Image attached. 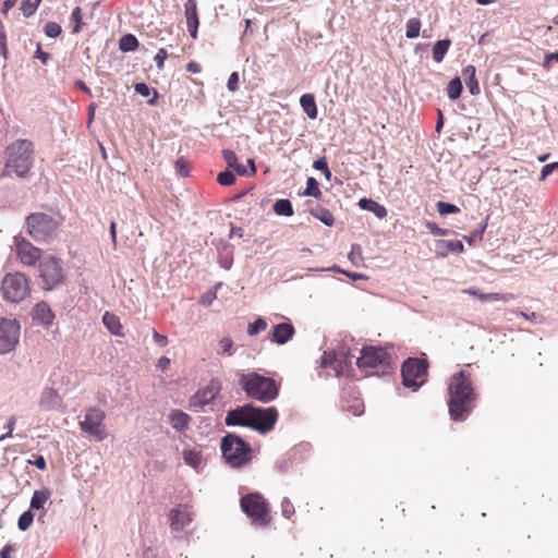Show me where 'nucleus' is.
<instances>
[{"instance_id": "39", "label": "nucleus", "mask_w": 558, "mask_h": 558, "mask_svg": "<svg viewBox=\"0 0 558 558\" xmlns=\"http://www.w3.org/2000/svg\"><path fill=\"white\" fill-rule=\"evenodd\" d=\"M420 29H421V21L416 17L410 19L407 22V31H405L407 38L412 39V38L418 37Z\"/></svg>"}, {"instance_id": "34", "label": "nucleus", "mask_w": 558, "mask_h": 558, "mask_svg": "<svg viewBox=\"0 0 558 558\" xmlns=\"http://www.w3.org/2000/svg\"><path fill=\"white\" fill-rule=\"evenodd\" d=\"M138 47L137 38L132 34L123 35L119 41V48L124 51H134Z\"/></svg>"}, {"instance_id": "48", "label": "nucleus", "mask_w": 558, "mask_h": 558, "mask_svg": "<svg viewBox=\"0 0 558 558\" xmlns=\"http://www.w3.org/2000/svg\"><path fill=\"white\" fill-rule=\"evenodd\" d=\"M281 512H282V515L287 519H291L294 514V506L293 504L290 501V499L288 498H284L282 501H281Z\"/></svg>"}, {"instance_id": "4", "label": "nucleus", "mask_w": 558, "mask_h": 558, "mask_svg": "<svg viewBox=\"0 0 558 558\" xmlns=\"http://www.w3.org/2000/svg\"><path fill=\"white\" fill-rule=\"evenodd\" d=\"M220 448L225 461L235 469L247 465L253 458L251 446L236 434L222 437Z\"/></svg>"}, {"instance_id": "18", "label": "nucleus", "mask_w": 558, "mask_h": 558, "mask_svg": "<svg viewBox=\"0 0 558 558\" xmlns=\"http://www.w3.org/2000/svg\"><path fill=\"white\" fill-rule=\"evenodd\" d=\"M184 8L187 29L190 32L191 37L193 39H196L197 29L199 25L196 0H186Z\"/></svg>"}, {"instance_id": "55", "label": "nucleus", "mask_w": 558, "mask_h": 558, "mask_svg": "<svg viewBox=\"0 0 558 558\" xmlns=\"http://www.w3.org/2000/svg\"><path fill=\"white\" fill-rule=\"evenodd\" d=\"M155 344L157 347H166L168 344V338L163 335L158 333L156 330H153Z\"/></svg>"}, {"instance_id": "5", "label": "nucleus", "mask_w": 558, "mask_h": 558, "mask_svg": "<svg viewBox=\"0 0 558 558\" xmlns=\"http://www.w3.org/2000/svg\"><path fill=\"white\" fill-rule=\"evenodd\" d=\"M356 366L365 376L386 375L395 369V360L388 351H360Z\"/></svg>"}, {"instance_id": "60", "label": "nucleus", "mask_w": 558, "mask_h": 558, "mask_svg": "<svg viewBox=\"0 0 558 558\" xmlns=\"http://www.w3.org/2000/svg\"><path fill=\"white\" fill-rule=\"evenodd\" d=\"M327 167H328V163H327L325 157L315 160L313 163V168L316 170H320V171H324Z\"/></svg>"}, {"instance_id": "33", "label": "nucleus", "mask_w": 558, "mask_h": 558, "mask_svg": "<svg viewBox=\"0 0 558 558\" xmlns=\"http://www.w3.org/2000/svg\"><path fill=\"white\" fill-rule=\"evenodd\" d=\"M451 45L450 39L438 40L433 47V59L440 63Z\"/></svg>"}, {"instance_id": "36", "label": "nucleus", "mask_w": 558, "mask_h": 558, "mask_svg": "<svg viewBox=\"0 0 558 558\" xmlns=\"http://www.w3.org/2000/svg\"><path fill=\"white\" fill-rule=\"evenodd\" d=\"M134 89H135V92L137 94H140L143 97H148L150 95V93L153 92L154 96H153L151 99L148 100V104L149 105H156L158 96H159L158 92L156 89L150 88L145 83H137V84H135Z\"/></svg>"}, {"instance_id": "57", "label": "nucleus", "mask_w": 558, "mask_h": 558, "mask_svg": "<svg viewBox=\"0 0 558 558\" xmlns=\"http://www.w3.org/2000/svg\"><path fill=\"white\" fill-rule=\"evenodd\" d=\"M175 168L182 175H187L189 170L186 169V161L183 158H179L175 161Z\"/></svg>"}, {"instance_id": "42", "label": "nucleus", "mask_w": 558, "mask_h": 558, "mask_svg": "<svg viewBox=\"0 0 558 558\" xmlns=\"http://www.w3.org/2000/svg\"><path fill=\"white\" fill-rule=\"evenodd\" d=\"M513 299H514V295L511 294V293H507V294L486 293V294H481L480 295V300L481 301H504V302H507V301H511Z\"/></svg>"}, {"instance_id": "47", "label": "nucleus", "mask_w": 558, "mask_h": 558, "mask_svg": "<svg viewBox=\"0 0 558 558\" xmlns=\"http://www.w3.org/2000/svg\"><path fill=\"white\" fill-rule=\"evenodd\" d=\"M61 33V26L56 22H49L45 26V34L48 37L56 38Z\"/></svg>"}, {"instance_id": "50", "label": "nucleus", "mask_w": 558, "mask_h": 558, "mask_svg": "<svg viewBox=\"0 0 558 558\" xmlns=\"http://www.w3.org/2000/svg\"><path fill=\"white\" fill-rule=\"evenodd\" d=\"M558 170V161L545 165L542 168L539 180L544 181L553 171Z\"/></svg>"}, {"instance_id": "12", "label": "nucleus", "mask_w": 558, "mask_h": 558, "mask_svg": "<svg viewBox=\"0 0 558 558\" xmlns=\"http://www.w3.org/2000/svg\"><path fill=\"white\" fill-rule=\"evenodd\" d=\"M39 277L45 290H51L60 284L64 279L60 259L52 256L43 258L39 263Z\"/></svg>"}, {"instance_id": "35", "label": "nucleus", "mask_w": 558, "mask_h": 558, "mask_svg": "<svg viewBox=\"0 0 558 558\" xmlns=\"http://www.w3.org/2000/svg\"><path fill=\"white\" fill-rule=\"evenodd\" d=\"M274 211L279 216L290 217L293 215L292 204L289 199H278L274 204Z\"/></svg>"}, {"instance_id": "8", "label": "nucleus", "mask_w": 558, "mask_h": 558, "mask_svg": "<svg viewBox=\"0 0 558 558\" xmlns=\"http://www.w3.org/2000/svg\"><path fill=\"white\" fill-rule=\"evenodd\" d=\"M350 351H324L320 367L326 376H351L353 371Z\"/></svg>"}, {"instance_id": "2", "label": "nucleus", "mask_w": 558, "mask_h": 558, "mask_svg": "<svg viewBox=\"0 0 558 558\" xmlns=\"http://www.w3.org/2000/svg\"><path fill=\"white\" fill-rule=\"evenodd\" d=\"M4 177L25 178L33 167L34 144L28 140H16L4 150Z\"/></svg>"}, {"instance_id": "17", "label": "nucleus", "mask_w": 558, "mask_h": 558, "mask_svg": "<svg viewBox=\"0 0 558 558\" xmlns=\"http://www.w3.org/2000/svg\"><path fill=\"white\" fill-rule=\"evenodd\" d=\"M221 389L218 380H211L205 388L199 389L191 399L194 407L203 408L216 399Z\"/></svg>"}, {"instance_id": "43", "label": "nucleus", "mask_w": 558, "mask_h": 558, "mask_svg": "<svg viewBox=\"0 0 558 558\" xmlns=\"http://www.w3.org/2000/svg\"><path fill=\"white\" fill-rule=\"evenodd\" d=\"M267 322L263 318H257L254 323L248 324L247 332L250 336H254L260 331L266 330Z\"/></svg>"}, {"instance_id": "19", "label": "nucleus", "mask_w": 558, "mask_h": 558, "mask_svg": "<svg viewBox=\"0 0 558 558\" xmlns=\"http://www.w3.org/2000/svg\"><path fill=\"white\" fill-rule=\"evenodd\" d=\"M32 316L38 324L48 326L52 324L54 314L46 302L37 303L32 310Z\"/></svg>"}, {"instance_id": "63", "label": "nucleus", "mask_w": 558, "mask_h": 558, "mask_svg": "<svg viewBox=\"0 0 558 558\" xmlns=\"http://www.w3.org/2000/svg\"><path fill=\"white\" fill-rule=\"evenodd\" d=\"M34 464L39 470H45L47 468L46 460H45V458L43 456L36 457L35 461H34Z\"/></svg>"}, {"instance_id": "23", "label": "nucleus", "mask_w": 558, "mask_h": 558, "mask_svg": "<svg viewBox=\"0 0 558 558\" xmlns=\"http://www.w3.org/2000/svg\"><path fill=\"white\" fill-rule=\"evenodd\" d=\"M51 493L49 489L35 490L31 499V509L41 510L38 519L41 520L46 515L44 508L45 504L49 500Z\"/></svg>"}, {"instance_id": "3", "label": "nucleus", "mask_w": 558, "mask_h": 558, "mask_svg": "<svg viewBox=\"0 0 558 558\" xmlns=\"http://www.w3.org/2000/svg\"><path fill=\"white\" fill-rule=\"evenodd\" d=\"M239 384L248 398L268 403L279 395V385L270 377L255 372L243 374Z\"/></svg>"}, {"instance_id": "1", "label": "nucleus", "mask_w": 558, "mask_h": 558, "mask_svg": "<svg viewBox=\"0 0 558 558\" xmlns=\"http://www.w3.org/2000/svg\"><path fill=\"white\" fill-rule=\"evenodd\" d=\"M448 408L450 417L454 421L465 420L472 412L476 393L464 371L451 376L448 386Z\"/></svg>"}, {"instance_id": "15", "label": "nucleus", "mask_w": 558, "mask_h": 558, "mask_svg": "<svg viewBox=\"0 0 558 558\" xmlns=\"http://www.w3.org/2000/svg\"><path fill=\"white\" fill-rule=\"evenodd\" d=\"M15 253L23 265L34 266L40 259L41 251L23 238H14Z\"/></svg>"}, {"instance_id": "53", "label": "nucleus", "mask_w": 558, "mask_h": 558, "mask_svg": "<svg viewBox=\"0 0 558 558\" xmlns=\"http://www.w3.org/2000/svg\"><path fill=\"white\" fill-rule=\"evenodd\" d=\"M227 87L230 92H235L239 88V75L236 72L231 73L229 76Z\"/></svg>"}, {"instance_id": "31", "label": "nucleus", "mask_w": 558, "mask_h": 558, "mask_svg": "<svg viewBox=\"0 0 558 558\" xmlns=\"http://www.w3.org/2000/svg\"><path fill=\"white\" fill-rule=\"evenodd\" d=\"M102 322L111 333L117 335V336L122 335L123 327H122L120 319L117 315L106 312L102 317Z\"/></svg>"}, {"instance_id": "7", "label": "nucleus", "mask_w": 558, "mask_h": 558, "mask_svg": "<svg viewBox=\"0 0 558 558\" xmlns=\"http://www.w3.org/2000/svg\"><path fill=\"white\" fill-rule=\"evenodd\" d=\"M242 511L257 526H267L271 521L269 504L259 493H250L240 500Z\"/></svg>"}, {"instance_id": "59", "label": "nucleus", "mask_w": 558, "mask_h": 558, "mask_svg": "<svg viewBox=\"0 0 558 558\" xmlns=\"http://www.w3.org/2000/svg\"><path fill=\"white\" fill-rule=\"evenodd\" d=\"M15 417L12 416L10 420H9V423H8V433L4 434V435H1L0 436V440H4L7 437H11L12 436V433H13V429H14V425H15Z\"/></svg>"}, {"instance_id": "32", "label": "nucleus", "mask_w": 558, "mask_h": 558, "mask_svg": "<svg viewBox=\"0 0 558 558\" xmlns=\"http://www.w3.org/2000/svg\"><path fill=\"white\" fill-rule=\"evenodd\" d=\"M311 215L328 227H331L335 223V217L332 213L323 206L312 208Z\"/></svg>"}, {"instance_id": "10", "label": "nucleus", "mask_w": 558, "mask_h": 558, "mask_svg": "<svg viewBox=\"0 0 558 558\" xmlns=\"http://www.w3.org/2000/svg\"><path fill=\"white\" fill-rule=\"evenodd\" d=\"M106 413L98 407H89L86 409L83 420L78 425L85 435L94 438L96 441H102L107 438L108 433L105 425Z\"/></svg>"}, {"instance_id": "45", "label": "nucleus", "mask_w": 558, "mask_h": 558, "mask_svg": "<svg viewBox=\"0 0 558 558\" xmlns=\"http://www.w3.org/2000/svg\"><path fill=\"white\" fill-rule=\"evenodd\" d=\"M437 210L440 215H448V214H456L460 211V208L453 204L445 203V202H438L437 203Z\"/></svg>"}, {"instance_id": "22", "label": "nucleus", "mask_w": 558, "mask_h": 558, "mask_svg": "<svg viewBox=\"0 0 558 558\" xmlns=\"http://www.w3.org/2000/svg\"><path fill=\"white\" fill-rule=\"evenodd\" d=\"M437 254L439 256H447L449 252L462 253L464 245L460 240H439L436 242Z\"/></svg>"}, {"instance_id": "41", "label": "nucleus", "mask_w": 558, "mask_h": 558, "mask_svg": "<svg viewBox=\"0 0 558 558\" xmlns=\"http://www.w3.org/2000/svg\"><path fill=\"white\" fill-rule=\"evenodd\" d=\"M33 521H34V514L31 510H27L20 515L17 526L21 531H26L29 529Z\"/></svg>"}, {"instance_id": "64", "label": "nucleus", "mask_w": 558, "mask_h": 558, "mask_svg": "<svg viewBox=\"0 0 558 558\" xmlns=\"http://www.w3.org/2000/svg\"><path fill=\"white\" fill-rule=\"evenodd\" d=\"M35 58L40 59L45 63L47 61V59L49 58V54L47 52H44L41 50L40 46L38 45L37 50L35 52Z\"/></svg>"}, {"instance_id": "25", "label": "nucleus", "mask_w": 558, "mask_h": 558, "mask_svg": "<svg viewBox=\"0 0 558 558\" xmlns=\"http://www.w3.org/2000/svg\"><path fill=\"white\" fill-rule=\"evenodd\" d=\"M476 70L473 65H468L464 68L462 75L464 77L466 87L471 95L475 96L480 94V85L475 76Z\"/></svg>"}, {"instance_id": "49", "label": "nucleus", "mask_w": 558, "mask_h": 558, "mask_svg": "<svg viewBox=\"0 0 558 558\" xmlns=\"http://www.w3.org/2000/svg\"><path fill=\"white\" fill-rule=\"evenodd\" d=\"M485 228H486V225H484L482 227V229L480 231H474L473 233H471L470 235H464L463 239L466 241V243L469 245H474L476 241H480L482 240L483 238V233L485 231Z\"/></svg>"}, {"instance_id": "56", "label": "nucleus", "mask_w": 558, "mask_h": 558, "mask_svg": "<svg viewBox=\"0 0 558 558\" xmlns=\"http://www.w3.org/2000/svg\"><path fill=\"white\" fill-rule=\"evenodd\" d=\"M551 61L558 62V52H549L545 54L543 66L548 69Z\"/></svg>"}, {"instance_id": "51", "label": "nucleus", "mask_w": 558, "mask_h": 558, "mask_svg": "<svg viewBox=\"0 0 558 558\" xmlns=\"http://www.w3.org/2000/svg\"><path fill=\"white\" fill-rule=\"evenodd\" d=\"M426 227L430 231V233L434 234V235L444 236V235H447L449 233V230L442 229V228L438 227L434 222H427Z\"/></svg>"}, {"instance_id": "54", "label": "nucleus", "mask_w": 558, "mask_h": 558, "mask_svg": "<svg viewBox=\"0 0 558 558\" xmlns=\"http://www.w3.org/2000/svg\"><path fill=\"white\" fill-rule=\"evenodd\" d=\"M14 551L15 546L12 544H7L0 551V558H13Z\"/></svg>"}, {"instance_id": "21", "label": "nucleus", "mask_w": 558, "mask_h": 558, "mask_svg": "<svg viewBox=\"0 0 558 558\" xmlns=\"http://www.w3.org/2000/svg\"><path fill=\"white\" fill-rule=\"evenodd\" d=\"M191 521V513L186 508L170 511V526L173 531H182Z\"/></svg>"}, {"instance_id": "40", "label": "nucleus", "mask_w": 558, "mask_h": 558, "mask_svg": "<svg viewBox=\"0 0 558 558\" xmlns=\"http://www.w3.org/2000/svg\"><path fill=\"white\" fill-rule=\"evenodd\" d=\"M40 2L41 0H23L20 9L24 16L29 17L36 12Z\"/></svg>"}, {"instance_id": "27", "label": "nucleus", "mask_w": 558, "mask_h": 558, "mask_svg": "<svg viewBox=\"0 0 558 558\" xmlns=\"http://www.w3.org/2000/svg\"><path fill=\"white\" fill-rule=\"evenodd\" d=\"M222 156L229 168L234 169L239 175H247V169L239 162L233 150L225 149L222 150Z\"/></svg>"}, {"instance_id": "52", "label": "nucleus", "mask_w": 558, "mask_h": 558, "mask_svg": "<svg viewBox=\"0 0 558 558\" xmlns=\"http://www.w3.org/2000/svg\"><path fill=\"white\" fill-rule=\"evenodd\" d=\"M167 57H168L167 50L163 48H160L158 50L157 54L155 56V62L159 70H161L163 68Z\"/></svg>"}, {"instance_id": "24", "label": "nucleus", "mask_w": 558, "mask_h": 558, "mask_svg": "<svg viewBox=\"0 0 558 558\" xmlns=\"http://www.w3.org/2000/svg\"><path fill=\"white\" fill-rule=\"evenodd\" d=\"M170 424L177 432H184L189 428L191 417L181 410H173L169 415Z\"/></svg>"}, {"instance_id": "61", "label": "nucleus", "mask_w": 558, "mask_h": 558, "mask_svg": "<svg viewBox=\"0 0 558 558\" xmlns=\"http://www.w3.org/2000/svg\"><path fill=\"white\" fill-rule=\"evenodd\" d=\"M186 70L191 73H199L202 71V66L199 63L195 62V61H190L187 64H186Z\"/></svg>"}, {"instance_id": "14", "label": "nucleus", "mask_w": 558, "mask_h": 558, "mask_svg": "<svg viewBox=\"0 0 558 558\" xmlns=\"http://www.w3.org/2000/svg\"><path fill=\"white\" fill-rule=\"evenodd\" d=\"M20 322L15 318L0 317V349H14L19 343Z\"/></svg>"}, {"instance_id": "6", "label": "nucleus", "mask_w": 558, "mask_h": 558, "mask_svg": "<svg viewBox=\"0 0 558 558\" xmlns=\"http://www.w3.org/2000/svg\"><path fill=\"white\" fill-rule=\"evenodd\" d=\"M62 223L60 216L46 213H33L26 218L28 234L37 242H46L52 239Z\"/></svg>"}, {"instance_id": "28", "label": "nucleus", "mask_w": 558, "mask_h": 558, "mask_svg": "<svg viewBox=\"0 0 558 558\" xmlns=\"http://www.w3.org/2000/svg\"><path fill=\"white\" fill-rule=\"evenodd\" d=\"M359 205L362 209L372 211L379 219H383L387 216L386 207L373 199L362 198L359 202Z\"/></svg>"}, {"instance_id": "58", "label": "nucleus", "mask_w": 558, "mask_h": 558, "mask_svg": "<svg viewBox=\"0 0 558 558\" xmlns=\"http://www.w3.org/2000/svg\"><path fill=\"white\" fill-rule=\"evenodd\" d=\"M364 412V404L361 400L355 399L354 404L352 405V413L354 415H361Z\"/></svg>"}, {"instance_id": "26", "label": "nucleus", "mask_w": 558, "mask_h": 558, "mask_svg": "<svg viewBox=\"0 0 558 558\" xmlns=\"http://www.w3.org/2000/svg\"><path fill=\"white\" fill-rule=\"evenodd\" d=\"M59 395L53 388H46L41 392L39 404L45 410H51L59 403Z\"/></svg>"}, {"instance_id": "30", "label": "nucleus", "mask_w": 558, "mask_h": 558, "mask_svg": "<svg viewBox=\"0 0 558 558\" xmlns=\"http://www.w3.org/2000/svg\"><path fill=\"white\" fill-rule=\"evenodd\" d=\"M183 460L184 462L192 466L195 470H199L203 462V457L201 450H197L195 448L193 449H184L183 452Z\"/></svg>"}, {"instance_id": "20", "label": "nucleus", "mask_w": 558, "mask_h": 558, "mask_svg": "<svg viewBox=\"0 0 558 558\" xmlns=\"http://www.w3.org/2000/svg\"><path fill=\"white\" fill-rule=\"evenodd\" d=\"M294 335V327L290 323H280L276 325L271 332V340L278 344H284Z\"/></svg>"}, {"instance_id": "38", "label": "nucleus", "mask_w": 558, "mask_h": 558, "mask_svg": "<svg viewBox=\"0 0 558 558\" xmlns=\"http://www.w3.org/2000/svg\"><path fill=\"white\" fill-rule=\"evenodd\" d=\"M303 194L306 195V196H313L315 198H320L322 197V192H320V189H319V184H318V182L316 181L315 178H313V177L307 178L306 189H305Z\"/></svg>"}, {"instance_id": "13", "label": "nucleus", "mask_w": 558, "mask_h": 558, "mask_svg": "<svg viewBox=\"0 0 558 558\" xmlns=\"http://www.w3.org/2000/svg\"><path fill=\"white\" fill-rule=\"evenodd\" d=\"M251 417L252 425L250 428L260 434H267L274 429L278 421L279 413L275 407L257 408L252 405Z\"/></svg>"}, {"instance_id": "46", "label": "nucleus", "mask_w": 558, "mask_h": 558, "mask_svg": "<svg viewBox=\"0 0 558 558\" xmlns=\"http://www.w3.org/2000/svg\"><path fill=\"white\" fill-rule=\"evenodd\" d=\"M71 21L74 23L73 33H78L82 27V11L80 7L74 8L72 11Z\"/></svg>"}, {"instance_id": "37", "label": "nucleus", "mask_w": 558, "mask_h": 558, "mask_svg": "<svg viewBox=\"0 0 558 558\" xmlns=\"http://www.w3.org/2000/svg\"><path fill=\"white\" fill-rule=\"evenodd\" d=\"M462 93V83L459 77H454L451 80L447 87L448 97L452 100H456L460 97Z\"/></svg>"}, {"instance_id": "44", "label": "nucleus", "mask_w": 558, "mask_h": 558, "mask_svg": "<svg viewBox=\"0 0 558 558\" xmlns=\"http://www.w3.org/2000/svg\"><path fill=\"white\" fill-rule=\"evenodd\" d=\"M217 181L220 185L230 186V185L234 184L235 177H234L233 172L226 170L218 174Z\"/></svg>"}, {"instance_id": "62", "label": "nucleus", "mask_w": 558, "mask_h": 558, "mask_svg": "<svg viewBox=\"0 0 558 558\" xmlns=\"http://www.w3.org/2000/svg\"><path fill=\"white\" fill-rule=\"evenodd\" d=\"M170 365V360L166 356H162L159 359L158 361V364H157V367L161 371V372H165Z\"/></svg>"}, {"instance_id": "11", "label": "nucleus", "mask_w": 558, "mask_h": 558, "mask_svg": "<svg viewBox=\"0 0 558 558\" xmlns=\"http://www.w3.org/2000/svg\"><path fill=\"white\" fill-rule=\"evenodd\" d=\"M427 369L428 363L425 357H409L401 368L403 385L413 391L417 390L426 381Z\"/></svg>"}, {"instance_id": "29", "label": "nucleus", "mask_w": 558, "mask_h": 558, "mask_svg": "<svg viewBox=\"0 0 558 558\" xmlns=\"http://www.w3.org/2000/svg\"><path fill=\"white\" fill-rule=\"evenodd\" d=\"M300 105L304 112L311 119H316L318 114L315 97L312 94H304L300 98Z\"/></svg>"}, {"instance_id": "16", "label": "nucleus", "mask_w": 558, "mask_h": 558, "mask_svg": "<svg viewBox=\"0 0 558 558\" xmlns=\"http://www.w3.org/2000/svg\"><path fill=\"white\" fill-rule=\"evenodd\" d=\"M252 404H244L227 412L225 423L227 426L251 427Z\"/></svg>"}, {"instance_id": "9", "label": "nucleus", "mask_w": 558, "mask_h": 558, "mask_svg": "<svg viewBox=\"0 0 558 558\" xmlns=\"http://www.w3.org/2000/svg\"><path fill=\"white\" fill-rule=\"evenodd\" d=\"M1 293L5 301L17 303L31 293L27 277L22 272L7 274L1 282Z\"/></svg>"}]
</instances>
